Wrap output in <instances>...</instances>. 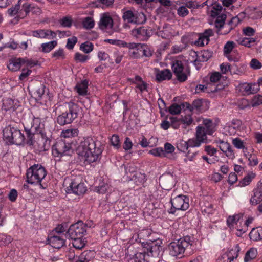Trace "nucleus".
Wrapping results in <instances>:
<instances>
[{
  "instance_id": "f257e3e1",
  "label": "nucleus",
  "mask_w": 262,
  "mask_h": 262,
  "mask_svg": "<svg viewBox=\"0 0 262 262\" xmlns=\"http://www.w3.org/2000/svg\"><path fill=\"white\" fill-rule=\"evenodd\" d=\"M27 139L24 133L17 127L10 124L6 126L3 130V136L7 142L9 144L21 145L26 143L29 146L33 145L35 143L34 136L40 135L42 138V145L39 147L41 150H47L46 146L50 144V140L47 136L45 125L41 122L39 117H34L31 128L25 127Z\"/></svg>"
},
{
  "instance_id": "f03ea898",
  "label": "nucleus",
  "mask_w": 262,
  "mask_h": 262,
  "mask_svg": "<svg viewBox=\"0 0 262 262\" xmlns=\"http://www.w3.org/2000/svg\"><path fill=\"white\" fill-rule=\"evenodd\" d=\"M77 150L79 154L84 157V160L91 164L100 159L103 147L100 141L87 137L81 141Z\"/></svg>"
},
{
  "instance_id": "7ed1b4c3",
  "label": "nucleus",
  "mask_w": 262,
  "mask_h": 262,
  "mask_svg": "<svg viewBox=\"0 0 262 262\" xmlns=\"http://www.w3.org/2000/svg\"><path fill=\"white\" fill-rule=\"evenodd\" d=\"M67 108L64 112L57 117V123L63 126L72 123L77 117L81 108L78 104L70 102L67 104Z\"/></svg>"
},
{
  "instance_id": "20e7f679",
  "label": "nucleus",
  "mask_w": 262,
  "mask_h": 262,
  "mask_svg": "<svg viewBox=\"0 0 262 262\" xmlns=\"http://www.w3.org/2000/svg\"><path fill=\"white\" fill-rule=\"evenodd\" d=\"M192 243L193 241L189 236L180 238L177 242L170 243L168 246L169 254L172 256L178 257L180 256V257H182L185 250L190 248Z\"/></svg>"
},
{
  "instance_id": "39448f33",
  "label": "nucleus",
  "mask_w": 262,
  "mask_h": 262,
  "mask_svg": "<svg viewBox=\"0 0 262 262\" xmlns=\"http://www.w3.org/2000/svg\"><path fill=\"white\" fill-rule=\"evenodd\" d=\"M47 175V171L41 165L34 164L29 168L26 172V181L31 184H39L41 188H45L41 185V181Z\"/></svg>"
},
{
  "instance_id": "423d86ee",
  "label": "nucleus",
  "mask_w": 262,
  "mask_h": 262,
  "mask_svg": "<svg viewBox=\"0 0 262 262\" xmlns=\"http://www.w3.org/2000/svg\"><path fill=\"white\" fill-rule=\"evenodd\" d=\"M162 241L158 239L154 241H149L146 243L142 242V245L144 250L146 251L148 256L159 257L162 255Z\"/></svg>"
},
{
  "instance_id": "0eeeda50",
  "label": "nucleus",
  "mask_w": 262,
  "mask_h": 262,
  "mask_svg": "<svg viewBox=\"0 0 262 262\" xmlns=\"http://www.w3.org/2000/svg\"><path fill=\"white\" fill-rule=\"evenodd\" d=\"M86 224H84L82 221H79L70 226L66 235L71 239L82 238L86 233Z\"/></svg>"
},
{
  "instance_id": "6e6552de",
  "label": "nucleus",
  "mask_w": 262,
  "mask_h": 262,
  "mask_svg": "<svg viewBox=\"0 0 262 262\" xmlns=\"http://www.w3.org/2000/svg\"><path fill=\"white\" fill-rule=\"evenodd\" d=\"M73 149L69 143L63 140H59L52 147V154L54 157H61L64 156H71Z\"/></svg>"
},
{
  "instance_id": "1a4fd4ad",
  "label": "nucleus",
  "mask_w": 262,
  "mask_h": 262,
  "mask_svg": "<svg viewBox=\"0 0 262 262\" xmlns=\"http://www.w3.org/2000/svg\"><path fill=\"white\" fill-rule=\"evenodd\" d=\"M170 202L172 205L170 209V213L174 214L176 210H186L189 207V199L185 195H179L171 198Z\"/></svg>"
},
{
  "instance_id": "9d476101",
  "label": "nucleus",
  "mask_w": 262,
  "mask_h": 262,
  "mask_svg": "<svg viewBox=\"0 0 262 262\" xmlns=\"http://www.w3.org/2000/svg\"><path fill=\"white\" fill-rule=\"evenodd\" d=\"M222 10V6L220 4H215L213 7L210 8L208 13L212 18H215L214 24L216 28L221 29L224 25L225 21L226 19V15L222 14L219 15Z\"/></svg>"
},
{
  "instance_id": "9b49d317",
  "label": "nucleus",
  "mask_w": 262,
  "mask_h": 262,
  "mask_svg": "<svg viewBox=\"0 0 262 262\" xmlns=\"http://www.w3.org/2000/svg\"><path fill=\"white\" fill-rule=\"evenodd\" d=\"M207 131L203 126H197L196 128L195 137L189 139V142L191 146L199 147L202 143H205L207 140Z\"/></svg>"
},
{
  "instance_id": "f8f14e48",
  "label": "nucleus",
  "mask_w": 262,
  "mask_h": 262,
  "mask_svg": "<svg viewBox=\"0 0 262 262\" xmlns=\"http://www.w3.org/2000/svg\"><path fill=\"white\" fill-rule=\"evenodd\" d=\"M172 69L177 80L180 82H183L187 79L188 75L184 72V67L181 60H177L172 64Z\"/></svg>"
},
{
  "instance_id": "ddd939ff",
  "label": "nucleus",
  "mask_w": 262,
  "mask_h": 262,
  "mask_svg": "<svg viewBox=\"0 0 262 262\" xmlns=\"http://www.w3.org/2000/svg\"><path fill=\"white\" fill-rule=\"evenodd\" d=\"M159 183L163 189L170 190L175 185L174 177L170 173L163 174L159 178Z\"/></svg>"
},
{
  "instance_id": "4468645a",
  "label": "nucleus",
  "mask_w": 262,
  "mask_h": 262,
  "mask_svg": "<svg viewBox=\"0 0 262 262\" xmlns=\"http://www.w3.org/2000/svg\"><path fill=\"white\" fill-rule=\"evenodd\" d=\"M152 34V29L146 27H140L132 30V34L141 40H147Z\"/></svg>"
},
{
  "instance_id": "2eb2a0df",
  "label": "nucleus",
  "mask_w": 262,
  "mask_h": 262,
  "mask_svg": "<svg viewBox=\"0 0 262 262\" xmlns=\"http://www.w3.org/2000/svg\"><path fill=\"white\" fill-rule=\"evenodd\" d=\"M31 35L35 37L51 39L56 38L57 34L48 29H39L31 31Z\"/></svg>"
},
{
  "instance_id": "dca6fc26",
  "label": "nucleus",
  "mask_w": 262,
  "mask_h": 262,
  "mask_svg": "<svg viewBox=\"0 0 262 262\" xmlns=\"http://www.w3.org/2000/svg\"><path fill=\"white\" fill-rule=\"evenodd\" d=\"M48 244L54 248L59 249L63 247L65 240L60 236L51 233L48 238Z\"/></svg>"
},
{
  "instance_id": "f3484780",
  "label": "nucleus",
  "mask_w": 262,
  "mask_h": 262,
  "mask_svg": "<svg viewBox=\"0 0 262 262\" xmlns=\"http://www.w3.org/2000/svg\"><path fill=\"white\" fill-rule=\"evenodd\" d=\"M67 189L68 191L71 190L73 193L78 195L84 194L87 190L84 183H78L75 181L71 183L70 186L67 187Z\"/></svg>"
},
{
  "instance_id": "a211bd4d",
  "label": "nucleus",
  "mask_w": 262,
  "mask_h": 262,
  "mask_svg": "<svg viewBox=\"0 0 262 262\" xmlns=\"http://www.w3.org/2000/svg\"><path fill=\"white\" fill-rule=\"evenodd\" d=\"M155 71H156V80L157 82H160L164 80H168L171 79L172 75L170 70L166 69L160 70L156 68Z\"/></svg>"
},
{
  "instance_id": "6ab92c4d",
  "label": "nucleus",
  "mask_w": 262,
  "mask_h": 262,
  "mask_svg": "<svg viewBox=\"0 0 262 262\" xmlns=\"http://www.w3.org/2000/svg\"><path fill=\"white\" fill-rule=\"evenodd\" d=\"M99 26L102 30L112 28L113 26V21L112 17L109 15L103 14L100 18Z\"/></svg>"
},
{
  "instance_id": "aec40b11",
  "label": "nucleus",
  "mask_w": 262,
  "mask_h": 262,
  "mask_svg": "<svg viewBox=\"0 0 262 262\" xmlns=\"http://www.w3.org/2000/svg\"><path fill=\"white\" fill-rule=\"evenodd\" d=\"M114 0H96L91 4V6L94 8H101L105 9L112 7Z\"/></svg>"
},
{
  "instance_id": "412c9836",
  "label": "nucleus",
  "mask_w": 262,
  "mask_h": 262,
  "mask_svg": "<svg viewBox=\"0 0 262 262\" xmlns=\"http://www.w3.org/2000/svg\"><path fill=\"white\" fill-rule=\"evenodd\" d=\"M89 81L86 79L82 80L80 83H78L75 87V89L79 95L84 96L87 94Z\"/></svg>"
},
{
  "instance_id": "4be33fe9",
  "label": "nucleus",
  "mask_w": 262,
  "mask_h": 262,
  "mask_svg": "<svg viewBox=\"0 0 262 262\" xmlns=\"http://www.w3.org/2000/svg\"><path fill=\"white\" fill-rule=\"evenodd\" d=\"M22 9L24 11L26 15H27L30 12L34 14H39L40 13V9L36 6L34 4H31L25 3L23 5Z\"/></svg>"
},
{
  "instance_id": "5701e85b",
  "label": "nucleus",
  "mask_w": 262,
  "mask_h": 262,
  "mask_svg": "<svg viewBox=\"0 0 262 262\" xmlns=\"http://www.w3.org/2000/svg\"><path fill=\"white\" fill-rule=\"evenodd\" d=\"M249 237L251 240L258 241L262 239V227L253 228L249 233Z\"/></svg>"
},
{
  "instance_id": "b1692460",
  "label": "nucleus",
  "mask_w": 262,
  "mask_h": 262,
  "mask_svg": "<svg viewBox=\"0 0 262 262\" xmlns=\"http://www.w3.org/2000/svg\"><path fill=\"white\" fill-rule=\"evenodd\" d=\"M2 108L6 111H12V115L16 114L15 112V105H14V101L10 98H7L3 100Z\"/></svg>"
},
{
  "instance_id": "393cba45",
  "label": "nucleus",
  "mask_w": 262,
  "mask_h": 262,
  "mask_svg": "<svg viewBox=\"0 0 262 262\" xmlns=\"http://www.w3.org/2000/svg\"><path fill=\"white\" fill-rule=\"evenodd\" d=\"M21 66H23L22 58H17L11 60L8 68L11 71H16L20 69Z\"/></svg>"
},
{
  "instance_id": "a878e982",
  "label": "nucleus",
  "mask_w": 262,
  "mask_h": 262,
  "mask_svg": "<svg viewBox=\"0 0 262 262\" xmlns=\"http://www.w3.org/2000/svg\"><path fill=\"white\" fill-rule=\"evenodd\" d=\"M212 55V52L208 50H203L200 53V56H197V58L194 60L196 62L207 61Z\"/></svg>"
},
{
  "instance_id": "bb28decb",
  "label": "nucleus",
  "mask_w": 262,
  "mask_h": 262,
  "mask_svg": "<svg viewBox=\"0 0 262 262\" xmlns=\"http://www.w3.org/2000/svg\"><path fill=\"white\" fill-rule=\"evenodd\" d=\"M57 45V41L53 40L41 45V51L44 53H49Z\"/></svg>"
},
{
  "instance_id": "cd10ccee",
  "label": "nucleus",
  "mask_w": 262,
  "mask_h": 262,
  "mask_svg": "<svg viewBox=\"0 0 262 262\" xmlns=\"http://www.w3.org/2000/svg\"><path fill=\"white\" fill-rule=\"evenodd\" d=\"M145 250L142 252L137 253L134 257V262H149L148 257Z\"/></svg>"
},
{
  "instance_id": "c85d7f7f",
  "label": "nucleus",
  "mask_w": 262,
  "mask_h": 262,
  "mask_svg": "<svg viewBox=\"0 0 262 262\" xmlns=\"http://www.w3.org/2000/svg\"><path fill=\"white\" fill-rule=\"evenodd\" d=\"M178 149L182 152H186L189 147H195V146H191L189 142V139L187 141H181L177 144Z\"/></svg>"
},
{
  "instance_id": "c756f323",
  "label": "nucleus",
  "mask_w": 262,
  "mask_h": 262,
  "mask_svg": "<svg viewBox=\"0 0 262 262\" xmlns=\"http://www.w3.org/2000/svg\"><path fill=\"white\" fill-rule=\"evenodd\" d=\"M136 13H134L131 10L125 11L123 14V18L124 21L128 23H134Z\"/></svg>"
},
{
  "instance_id": "7c9ffc66",
  "label": "nucleus",
  "mask_w": 262,
  "mask_h": 262,
  "mask_svg": "<svg viewBox=\"0 0 262 262\" xmlns=\"http://www.w3.org/2000/svg\"><path fill=\"white\" fill-rule=\"evenodd\" d=\"M46 86L41 83H39L34 89V95L36 97L40 99L45 93Z\"/></svg>"
},
{
  "instance_id": "2f4dec72",
  "label": "nucleus",
  "mask_w": 262,
  "mask_h": 262,
  "mask_svg": "<svg viewBox=\"0 0 262 262\" xmlns=\"http://www.w3.org/2000/svg\"><path fill=\"white\" fill-rule=\"evenodd\" d=\"M239 246L237 244L235 246L234 248L232 249L228 254V259L230 260V262L233 261V260L236 258L238 256V252L240 251Z\"/></svg>"
},
{
  "instance_id": "473e14b6",
  "label": "nucleus",
  "mask_w": 262,
  "mask_h": 262,
  "mask_svg": "<svg viewBox=\"0 0 262 262\" xmlns=\"http://www.w3.org/2000/svg\"><path fill=\"white\" fill-rule=\"evenodd\" d=\"M237 42L242 46L250 48L251 47L252 45L255 42V39L251 37L239 38L237 40Z\"/></svg>"
},
{
  "instance_id": "72a5a7b5",
  "label": "nucleus",
  "mask_w": 262,
  "mask_h": 262,
  "mask_svg": "<svg viewBox=\"0 0 262 262\" xmlns=\"http://www.w3.org/2000/svg\"><path fill=\"white\" fill-rule=\"evenodd\" d=\"M262 201V194L256 190H254V194L250 200L252 205H256Z\"/></svg>"
},
{
  "instance_id": "f704fd0d",
  "label": "nucleus",
  "mask_w": 262,
  "mask_h": 262,
  "mask_svg": "<svg viewBox=\"0 0 262 262\" xmlns=\"http://www.w3.org/2000/svg\"><path fill=\"white\" fill-rule=\"evenodd\" d=\"M242 213H239L233 216H229L227 220V224L228 227H230L234 224H237L238 221L243 217Z\"/></svg>"
},
{
  "instance_id": "c9c22d12",
  "label": "nucleus",
  "mask_w": 262,
  "mask_h": 262,
  "mask_svg": "<svg viewBox=\"0 0 262 262\" xmlns=\"http://www.w3.org/2000/svg\"><path fill=\"white\" fill-rule=\"evenodd\" d=\"M257 251L254 248H250L248 251H247L245 254L244 257V261L248 262L254 258H255L256 256Z\"/></svg>"
},
{
  "instance_id": "e433bc0d",
  "label": "nucleus",
  "mask_w": 262,
  "mask_h": 262,
  "mask_svg": "<svg viewBox=\"0 0 262 262\" xmlns=\"http://www.w3.org/2000/svg\"><path fill=\"white\" fill-rule=\"evenodd\" d=\"M94 48L93 44L90 41H85L80 46V49L84 53L88 54L92 52Z\"/></svg>"
},
{
  "instance_id": "4c0bfd02",
  "label": "nucleus",
  "mask_w": 262,
  "mask_h": 262,
  "mask_svg": "<svg viewBox=\"0 0 262 262\" xmlns=\"http://www.w3.org/2000/svg\"><path fill=\"white\" fill-rule=\"evenodd\" d=\"M78 130L76 128L68 129L63 130L61 135L65 138L76 137L78 135Z\"/></svg>"
},
{
  "instance_id": "58836bf2",
  "label": "nucleus",
  "mask_w": 262,
  "mask_h": 262,
  "mask_svg": "<svg viewBox=\"0 0 262 262\" xmlns=\"http://www.w3.org/2000/svg\"><path fill=\"white\" fill-rule=\"evenodd\" d=\"M82 23L83 28L87 29L93 28L95 25V22L93 19L89 16L84 18L83 19Z\"/></svg>"
},
{
  "instance_id": "ea45409f",
  "label": "nucleus",
  "mask_w": 262,
  "mask_h": 262,
  "mask_svg": "<svg viewBox=\"0 0 262 262\" xmlns=\"http://www.w3.org/2000/svg\"><path fill=\"white\" fill-rule=\"evenodd\" d=\"M73 241L72 242V245L73 247L78 250L81 249L85 246V241L84 239L82 238H77L75 239H72Z\"/></svg>"
},
{
  "instance_id": "a19ab883",
  "label": "nucleus",
  "mask_w": 262,
  "mask_h": 262,
  "mask_svg": "<svg viewBox=\"0 0 262 262\" xmlns=\"http://www.w3.org/2000/svg\"><path fill=\"white\" fill-rule=\"evenodd\" d=\"M138 50L140 51L141 54H142V55L145 57H149L152 55V53L149 48L144 44L141 43Z\"/></svg>"
},
{
  "instance_id": "79ce46f5",
  "label": "nucleus",
  "mask_w": 262,
  "mask_h": 262,
  "mask_svg": "<svg viewBox=\"0 0 262 262\" xmlns=\"http://www.w3.org/2000/svg\"><path fill=\"white\" fill-rule=\"evenodd\" d=\"M209 41V38L207 36L201 33L198 40L195 41V44L199 46H204L205 44L207 45Z\"/></svg>"
},
{
  "instance_id": "37998d69",
  "label": "nucleus",
  "mask_w": 262,
  "mask_h": 262,
  "mask_svg": "<svg viewBox=\"0 0 262 262\" xmlns=\"http://www.w3.org/2000/svg\"><path fill=\"white\" fill-rule=\"evenodd\" d=\"M235 46L234 42L232 41H227L224 47V54L227 55L230 54Z\"/></svg>"
},
{
  "instance_id": "c03bdc74",
  "label": "nucleus",
  "mask_w": 262,
  "mask_h": 262,
  "mask_svg": "<svg viewBox=\"0 0 262 262\" xmlns=\"http://www.w3.org/2000/svg\"><path fill=\"white\" fill-rule=\"evenodd\" d=\"M146 19V16L143 13H136L134 24H142L145 23Z\"/></svg>"
},
{
  "instance_id": "a18cd8bd",
  "label": "nucleus",
  "mask_w": 262,
  "mask_h": 262,
  "mask_svg": "<svg viewBox=\"0 0 262 262\" xmlns=\"http://www.w3.org/2000/svg\"><path fill=\"white\" fill-rule=\"evenodd\" d=\"M255 176V174L252 172L249 173L241 181H240L241 186H245L248 185Z\"/></svg>"
},
{
  "instance_id": "49530a36",
  "label": "nucleus",
  "mask_w": 262,
  "mask_h": 262,
  "mask_svg": "<svg viewBox=\"0 0 262 262\" xmlns=\"http://www.w3.org/2000/svg\"><path fill=\"white\" fill-rule=\"evenodd\" d=\"M203 124L205 126V130L208 135H212L214 132L212 128V121L210 119H205L203 120Z\"/></svg>"
},
{
  "instance_id": "de8ad7c7",
  "label": "nucleus",
  "mask_w": 262,
  "mask_h": 262,
  "mask_svg": "<svg viewBox=\"0 0 262 262\" xmlns=\"http://www.w3.org/2000/svg\"><path fill=\"white\" fill-rule=\"evenodd\" d=\"M21 0H19L17 3L14 7H12L8 9V13L10 16H13L17 13L21 5Z\"/></svg>"
},
{
  "instance_id": "09e8293b",
  "label": "nucleus",
  "mask_w": 262,
  "mask_h": 262,
  "mask_svg": "<svg viewBox=\"0 0 262 262\" xmlns=\"http://www.w3.org/2000/svg\"><path fill=\"white\" fill-rule=\"evenodd\" d=\"M240 20L236 16L235 17H233L232 19L228 23V25L230 26L229 30L225 33V34L228 33L231 30L234 28L239 23Z\"/></svg>"
},
{
  "instance_id": "8fccbe9b",
  "label": "nucleus",
  "mask_w": 262,
  "mask_h": 262,
  "mask_svg": "<svg viewBox=\"0 0 262 262\" xmlns=\"http://www.w3.org/2000/svg\"><path fill=\"white\" fill-rule=\"evenodd\" d=\"M80 258L83 260L84 262H89L91 258L93 257V252L92 251H84L80 255Z\"/></svg>"
},
{
  "instance_id": "3c124183",
  "label": "nucleus",
  "mask_w": 262,
  "mask_h": 262,
  "mask_svg": "<svg viewBox=\"0 0 262 262\" xmlns=\"http://www.w3.org/2000/svg\"><path fill=\"white\" fill-rule=\"evenodd\" d=\"M169 112L172 115H177L181 112V106L176 103L171 104L168 108Z\"/></svg>"
},
{
  "instance_id": "603ef678",
  "label": "nucleus",
  "mask_w": 262,
  "mask_h": 262,
  "mask_svg": "<svg viewBox=\"0 0 262 262\" xmlns=\"http://www.w3.org/2000/svg\"><path fill=\"white\" fill-rule=\"evenodd\" d=\"M262 104V96L257 95L254 96L251 100V104L253 107H256Z\"/></svg>"
},
{
  "instance_id": "864d4df0",
  "label": "nucleus",
  "mask_w": 262,
  "mask_h": 262,
  "mask_svg": "<svg viewBox=\"0 0 262 262\" xmlns=\"http://www.w3.org/2000/svg\"><path fill=\"white\" fill-rule=\"evenodd\" d=\"M111 145L118 149L120 147L119 137L117 135H113L110 139Z\"/></svg>"
},
{
  "instance_id": "5fc2aeb1",
  "label": "nucleus",
  "mask_w": 262,
  "mask_h": 262,
  "mask_svg": "<svg viewBox=\"0 0 262 262\" xmlns=\"http://www.w3.org/2000/svg\"><path fill=\"white\" fill-rule=\"evenodd\" d=\"M89 59V56L83 55L79 52L76 53L74 56L75 60L80 62H84Z\"/></svg>"
},
{
  "instance_id": "6e6d98bb",
  "label": "nucleus",
  "mask_w": 262,
  "mask_h": 262,
  "mask_svg": "<svg viewBox=\"0 0 262 262\" xmlns=\"http://www.w3.org/2000/svg\"><path fill=\"white\" fill-rule=\"evenodd\" d=\"M59 23L62 27L69 28L72 26V20L70 17L66 16L59 20Z\"/></svg>"
},
{
  "instance_id": "4d7b16f0",
  "label": "nucleus",
  "mask_w": 262,
  "mask_h": 262,
  "mask_svg": "<svg viewBox=\"0 0 262 262\" xmlns=\"http://www.w3.org/2000/svg\"><path fill=\"white\" fill-rule=\"evenodd\" d=\"M77 42V38L75 36H73L71 38H69L67 40V42L66 45V47L67 49L69 50H72L73 49L75 45Z\"/></svg>"
},
{
  "instance_id": "13d9d810",
  "label": "nucleus",
  "mask_w": 262,
  "mask_h": 262,
  "mask_svg": "<svg viewBox=\"0 0 262 262\" xmlns=\"http://www.w3.org/2000/svg\"><path fill=\"white\" fill-rule=\"evenodd\" d=\"M149 152L155 156H165L164 150L162 148H156L151 150Z\"/></svg>"
},
{
  "instance_id": "bf43d9fd",
  "label": "nucleus",
  "mask_w": 262,
  "mask_h": 262,
  "mask_svg": "<svg viewBox=\"0 0 262 262\" xmlns=\"http://www.w3.org/2000/svg\"><path fill=\"white\" fill-rule=\"evenodd\" d=\"M232 144L238 149H244V145L243 142L238 138H236L232 140Z\"/></svg>"
},
{
  "instance_id": "052dcab7",
  "label": "nucleus",
  "mask_w": 262,
  "mask_h": 262,
  "mask_svg": "<svg viewBox=\"0 0 262 262\" xmlns=\"http://www.w3.org/2000/svg\"><path fill=\"white\" fill-rule=\"evenodd\" d=\"M23 65H26L27 67L32 68L37 64V61L30 60L27 58H22Z\"/></svg>"
},
{
  "instance_id": "680f3d73",
  "label": "nucleus",
  "mask_w": 262,
  "mask_h": 262,
  "mask_svg": "<svg viewBox=\"0 0 262 262\" xmlns=\"http://www.w3.org/2000/svg\"><path fill=\"white\" fill-rule=\"evenodd\" d=\"M107 187V185L103 183L101 185H99L98 187H96L95 190L100 194H104L106 192Z\"/></svg>"
},
{
  "instance_id": "e2e57ef3",
  "label": "nucleus",
  "mask_w": 262,
  "mask_h": 262,
  "mask_svg": "<svg viewBox=\"0 0 262 262\" xmlns=\"http://www.w3.org/2000/svg\"><path fill=\"white\" fill-rule=\"evenodd\" d=\"M250 67L255 70L259 69L261 68L262 65L261 63L256 59H252L250 62Z\"/></svg>"
},
{
  "instance_id": "0e129e2a",
  "label": "nucleus",
  "mask_w": 262,
  "mask_h": 262,
  "mask_svg": "<svg viewBox=\"0 0 262 262\" xmlns=\"http://www.w3.org/2000/svg\"><path fill=\"white\" fill-rule=\"evenodd\" d=\"M133 143L128 137H126L123 143V148L125 150L130 149L132 148Z\"/></svg>"
},
{
  "instance_id": "69168bd1",
  "label": "nucleus",
  "mask_w": 262,
  "mask_h": 262,
  "mask_svg": "<svg viewBox=\"0 0 262 262\" xmlns=\"http://www.w3.org/2000/svg\"><path fill=\"white\" fill-rule=\"evenodd\" d=\"M189 11L185 6H181L178 9V14L181 17H185L188 15Z\"/></svg>"
},
{
  "instance_id": "338daca9",
  "label": "nucleus",
  "mask_w": 262,
  "mask_h": 262,
  "mask_svg": "<svg viewBox=\"0 0 262 262\" xmlns=\"http://www.w3.org/2000/svg\"><path fill=\"white\" fill-rule=\"evenodd\" d=\"M230 145V144L227 142L220 141L219 147L220 149L224 153L227 152V150L229 148Z\"/></svg>"
},
{
  "instance_id": "774afa93",
  "label": "nucleus",
  "mask_w": 262,
  "mask_h": 262,
  "mask_svg": "<svg viewBox=\"0 0 262 262\" xmlns=\"http://www.w3.org/2000/svg\"><path fill=\"white\" fill-rule=\"evenodd\" d=\"M180 121H182L184 124L189 125L192 123L193 120L190 115H188L184 117L182 116L180 119Z\"/></svg>"
}]
</instances>
